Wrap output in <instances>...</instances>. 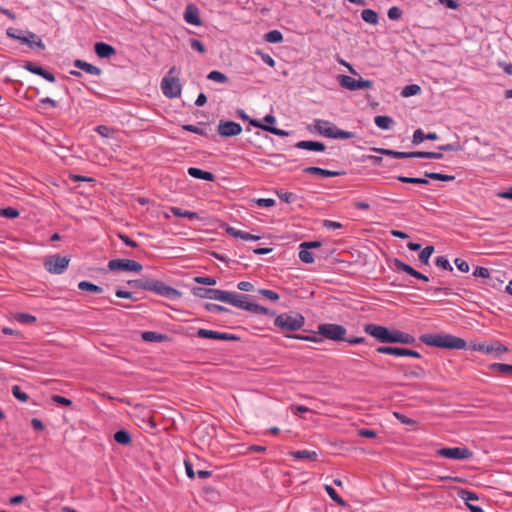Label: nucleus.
Listing matches in <instances>:
<instances>
[{
  "mask_svg": "<svg viewBox=\"0 0 512 512\" xmlns=\"http://www.w3.org/2000/svg\"><path fill=\"white\" fill-rule=\"evenodd\" d=\"M95 131H96L99 135H101V136H103V137H106V138L110 137V136L112 135V132H113V130H112L110 127L105 126V125H98V126L95 128Z\"/></svg>",
  "mask_w": 512,
  "mask_h": 512,
  "instance_id": "obj_64",
  "label": "nucleus"
},
{
  "mask_svg": "<svg viewBox=\"0 0 512 512\" xmlns=\"http://www.w3.org/2000/svg\"><path fill=\"white\" fill-rule=\"evenodd\" d=\"M287 337L297 339V340L310 341V342L322 341V339L317 337L316 335L293 334V335H287Z\"/></svg>",
  "mask_w": 512,
  "mask_h": 512,
  "instance_id": "obj_56",
  "label": "nucleus"
},
{
  "mask_svg": "<svg viewBox=\"0 0 512 512\" xmlns=\"http://www.w3.org/2000/svg\"><path fill=\"white\" fill-rule=\"evenodd\" d=\"M419 340L427 346L443 349L460 350L467 347V342L463 338L448 333L423 334Z\"/></svg>",
  "mask_w": 512,
  "mask_h": 512,
  "instance_id": "obj_2",
  "label": "nucleus"
},
{
  "mask_svg": "<svg viewBox=\"0 0 512 512\" xmlns=\"http://www.w3.org/2000/svg\"><path fill=\"white\" fill-rule=\"evenodd\" d=\"M170 211L176 217H184V218H189V219H200L198 213L192 212V211H183L181 208H178V207H171Z\"/></svg>",
  "mask_w": 512,
  "mask_h": 512,
  "instance_id": "obj_38",
  "label": "nucleus"
},
{
  "mask_svg": "<svg viewBox=\"0 0 512 512\" xmlns=\"http://www.w3.org/2000/svg\"><path fill=\"white\" fill-rule=\"evenodd\" d=\"M26 37L30 38V44H27L30 48L37 47L40 50L45 49V44L35 33L27 31Z\"/></svg>",
  "mask_w": 512,
  "mask_h": 512,
  "instance_id": "obj_43",
  "label": "nucleus"
},
{
  "mask_svg": "<svg viewBox=\"0 0 512 512\" xmlns=\"http://www.w3.org/2000/svg\"><path fill=\"white\" fill-rule=\"evenodd\" d=\"M421 87L417 84L407 85L403 88L401 95L403 97H410L419 94Z\"/></svg>",
  "mask_w": 512,
  "mask_h": 512,
  "instance_id": "obj_45",
  "label": "nucleus"
},
{
  "mask_svg": "<svg viewBox=\"0 0 512 512\" xmlns=\"http://www.w3.org/2000/svg\"><path fill=\"white\" fill-rule=\"evenodd\" d=\"M249 299V295L226 291L223 302L251 312L253 303L249 302Z\"/></svg>",
  "mask_w": 512,
  "mask_h": 512,
  "instance_id": "obj_8",
  "label": "nucleus"
},
{
  "mask_svg": "<svg viewBox=\"0 0 512 512\" xmlns=\"http://www.w3.org/2000/svg\"><path fill=\"white\" fill-rule=\"evenodd\" d=\"M491 370L499 371L502 374L512 375V365L504 363H492L489 365Z\"/></svg>",
  "mask_w": 512,
  "mask_h": 512,
  "instance_id": "obj_44",
  "label": "nucleus"
},
{
  "mask_svg": "<svg viewBox=\"0 0 512 512\" xmlns=\"http://www.w3.org/2000/svg\"><path fill=\"white\" fill-rule=\"evenodd\" d=\"M12 394L21 402H26L29 399V396L23 392L18 385L12 386Z\"/></svg>",
  "mask_w": 512,
  "mask_h": 512,
  "instance_id": "obj_57",
  "label": "nucleus"
},
{
  "mask_svg": "<svg viewBox=\"0 0 512 512\" xmlns=\"http://www.w3.org/2000/svg\"><path fill=\"white\" fill-rule=\"evenodd\" d=\"M161 89L167 98L173 99L181 95L182 87L179 79L166 76L161 80Z\"/></svg>",
  "mask_w": 512,
  "mask_h": 512,
  "instance_id": "obj_12",
  "label": "nucleus"
},
{
  "mask_svg": "<svg viewBox=\"0 0 512 512\" xmlns=\"http://www.w3.org/2000/svg\"><path fill=\"white\" fill-rule=\"evenodd\" d=\"M277 196L285 203H292L296 200L297 195L292 192L277 191Z\"/></svg>",
  "mask_w": 512,
  "mask_h": 512,
  "instance_id": "obj_60",
  "label": "nucleus"
},
{
  "mask_svg": "<svg viewBox=\"0 0 512 512\" xmlns=\"http://www.w3.org/2000/svg\"><path fill=\"white\" fill-rule=\"evenodd\" d=\"M256 55H259L264 63H266L270 67H275V60L267 53L263 52L260 49L256 50Z\"/></svg>",
  "mask_w": 512,
  "mask_h": 512,
  "instance_id": "obj_62",
  "label": "nucleus"
},
{
  "mask_svg": "<svg viewBox=\"0 0 512 512\" xmlns=\"http://www.w3.org/2000/svg\"><path fill=\"white\" fill-rule=\"evenodd\" d=\"M299 248H300V251H299L300 260L306 264L313 263L315 259H314L313 253L310 252V249L304 248L302 243L300 244Z\"/></svg>",
  "mask_w": 512,
  "mask_h": 512,
  "instance_id": "obj_41",
  "label": "nucleus"
},
{
  "mask_svg": "<svg viewBox=\"0 0 512 512\" xmlns=\"http://www.w3.org/2000/svg\"><path fill=\"white\" fill-rule=\"evenodd\" d=\"M69 262V257L55 254L45 258L44 267L52 274H62L67 269Z\"/></svg>",
  "mask_w": 512,
  "mask_h": 512,
  "instance_id": "obj_6",
  "label": "nucleus"
},
{
  "mask_svg": "<svg viewBox=\"0 0 512 512\" xmlns=\"http://www.w3.org/2000/svg\"><path fill=\"white\" fill-rule=\"evenodd\" d=\"M141 337L144 341L147 342H163L168 339V336L166 334H161L154 331L142 332Z\"/></svg>",
  "mask_w": 512,
  "mask_h": 512,
  "instance_id": "obj_32",
  "label": "nucleus"
},
{
  "mask_svg": "<svg viewBox=\"0 0 512 512\" xmlns=\"http://www.w3.org/2000/svg\"><path fill=\"white\" fill-rule=\"evenodd\" d=\"M296 148L304 149V150H310V151H316V152H323L326 149V146L324 143L319 141H312V140H302L295 144Z\"/></svg>",
  "mask_w": 512,
  "mask_h": 512,
  "instance_id": "obj_26",
  "label": "nucleus"
},
{
  "mask_svg": "<svg viewBox=\"0 0 512 512\" xmlns=\"http://www.w3.org/2000/svg\"><path fill=\"white\" fill-rule=\"evenodd\" d=\"M376 126L383 130H389L392 128L394 120L390 116L378 115L374 118Z\"/></svg>",
  "mask_w": 512,
  "mask_h": 512,
  "instance_id": "obj_34",
  "label": "nucleus"
},
{
  "mask_svg": "<svg viewBox=\"0 0 512 512\" xmlns=\"http://www.w3.org/2000/svg\"><path fill=\"white\" fill-rule=\"evenodd\" d=\"M361 17L366 23H369L372 25H376L379 21L377 12L372 9L362 10Z\"/></svg>",
  "mask_w": 512,
  "mask_h": 512,
  "instance_id": "obj_37",
  "label": "nucleus"
},
{
  "mask_svg": "<svg viewBox=\"0 0 512 512\" xmlns=\"http://www.w3.org/2000/svg\"><path fill=\"white\" fill-rule=\"evenodd\" d=\"M108 268L111 271H131V272H140L143 269V266L131 259H112L108 262Z\"/></svg>",
  "mask_w": 512,
  "mask_h": 512,
  "instance_id": "obj_11",
  "label": "nucleus"
},
{
  "mask_svg": "<svg viewBox=\"0 0 512 512\" xmlns=\"http://www.w3.org/2000/svg\"><path fill=\"white\" fill-rule=\"evenodd\" d=\"M127 284L136 289L154 292L157 295L175 300L181 297V292L165 284L161 280L143 277L140 279L129 280Z\"/></svg>",
  "mask_w": 512,
  "mask_h": 512,
  "instance_id": "obj_1",
  "label": "nucleus"
},
{
  "mask_svg": "<svg viewBox=\"0 0 512 512\" xmlns=\"http://www.w3.org/2000/svg\"><path fill=\"white\" fill-rule=\"evenodd\" d=\"M73 65H74V67L81 69L91 75L100 76L102 74V70L99 67H97L93 64H90L81 59H76L73 62Z\"/></svg>",
  "mask_w": 512,
  "mask_h": 512,
  "instance_id": "obj_27",
  "label": "nucleus"
},
{
  "mask_svg": "<svg viewBox=\"0 0 512 512\" xmlns=\"http://www.w3.org/2000/svg\"><path fill=\"white\" fill-rule=\"evenodd\" d=\"M264 40L269 43H281L283 34L279 30H271L264 35Z\"/></svg>",
  "mask_w": 512,
  "mask_h": 512,
  "instance_id": "obj_42",
  "label": "nucleus"
},
{
  "mask_svg": "<svg viewBox=\"0 0 512 512\" xmlns=\"http://www.w3.org/2000/svg\"><path fill=\"white\" fill-rule=\"evenodd\" d=\"M113 439L116 443L123 445V446H128L132 443V436L125 429H120V430L116 431L113 435Z\"/></svg>",
  "mask_w": 512,
  "mask_h": 512,
  "instance_id": "obj_30",
  "label": "nucleus"
},
{
  "mask_svg": "<svg viewBox=\"0 0 512 512\" xmlns=\"http://www.w3.org/2000/svg\"><path fill=\"white\" fill-rule=\"evenodd\" d=\"M290 455L295 459H300V460L308 459V460H312V461L316 460L318 457V454L315 451H309V450L293 451L290 453Z\"/></svg>",
  "mask_w": 512,
  "mask_h": 512,
  "instance_id": "obj_35",
  "label": "nucleus"
},
{
  "mask_svg": "<svg viewBox=\"0 0 512 512\" xmlns=\"http://www.w3.org/2000/svg\"><path fill=\"white\" fill-rule=\"evenodd\" d=\"M393 266L396 270L398 271H403L405 273H407L408 275L416 278V279H419V280H422V281H429V278L424 275L423 273L415 270L412 266L404 263L402 260H400L399 258H394L393 259Z\"/></svg>",
  "mask_w": 512,
  "mask_h": 512,
  "instance_id": "obj_19",
  "label": "nucleus"
},
{
  "mask_svg": "<svg viewBox=\"0 0 512 512\" xmlns=\"http://www.w3.org/2000/svg\"><path fill=\"white\" fill-rule=\"evenodd\" d=\"M190 46L193 50L197 51L200 54H205L207 49L203 42L196 38L189 39Z\"/></svg>",
  "mask_w": 512,
  "mask_h": 512,
  "instance_id": "obj_49",
  "label": "nucleus"
},
{
  "mask_svg": "<svg viewBox=\"0 0 512 512\" xmlns=\"http://www.w3.org/2000/svg\"><path fill=\"white\" fill-rule=\"evenodd\" d=\"M204 308L209 311V312H214V313H224V312H229V309H227L226 307L224 306H221V305H218V304H214V303H206L204 305Z\"/></svg>",
  "mask_w": 512,
  "mask_h": 512,
  "instance_id": "obj_59",
  "label": "nucleus"
},
{
  "mask_svg": "<svg viewBox=\"0 0 512 512\" xmlns=\"http://www.w3.org/2000/svg\"><path fill=\"white\" fill-rule=\"evenodd\" d=\"M258 293L271 301H278L280 298L278 293L269 289H259Z\"/></svg>",
  "mask_w": 512,
  "mask_h": 512,
  "instance_id": "obj_61",
  "label": "nucleus"
},
{
  "mask_svg": "<svg viewBox=\"0 0 512 512\" xmlns=\"http://www.w3.org/2000/svg\"><path fill=\"white\" fill-rule=\"evenodd\" d=\"M8 37L20 41L22 44H30V38L23 36L22 31L16 28H8L6 31Z\"/></svg>",
  "mask_w": 512,
  "mask_h": 512,
  "instance_id": "obj_36",
  "label": "nucleus"
},
{
  "mask_svg": "<svg viewBox=\"0 0 512 512\" xmlns=\"http://www.w3.org/2000/svg\"><path fill=\"white\" fill-rule=\"evenodd\" d=\"M320 134L332 139H351L355 136V133L341 130L334 124H332V127L320 131Z\"/></svg>",
  "mask_w": 512,
  "mask_h": 512,
  "instance_id": "obj_22",
  "label": "nucleus"
},
{
  "mask_svg": "<svg viewBox=\"0 0 512 512\" xmlns=\"http://www.w3.org/2000/svg\"><path fill=\"white\" fill-rule=\"evenodd\" d=\"M194 281L198 284L213 286L217 283L216 278L210 276H197Z\"/></svg>",
  "mask_w": 512,
  "mask_h": 512,
  "instance_id": "obj_58",
  "label": "nucleus"
},
{
  "mask_svg": "<svg viewBox=\"0 0 512 512\" xmlns=\"http://www.w3.org/2000/svg\"><path fill=\"white\" fill-rule=\"evenodd\" d=\"M437 455L448 459L465 460L473 456V452L465 447H444L437 450Z\"/></svg>",
  "mask_w": 512,
  "mask_h": 512,
  "instance_id": "obj_10",
  "label": "nucleus"
},
{
  "mask_svg": "<svg viewBox=\"0 0 512 512\" xmlns=\"http://www.w3.org/2000/svg\"><path fill=\"white\" fill-rule=\"evenodd\" d=\"M393 416L404 425L415 426L417 422L400 412H393Z\"/></svg>",
  "mask_w": 512,
  "mask_h": 512,
  "instance_id": "obj_52",
  "label": "nucleus"
},
{
  "mask_svg": "<svg viewBox=\"0 0 512 512\" xmlns=\"http://www.w3.org/2000/svg\"><path fill=\"white\" fill-rule=\"evenodd\" d=\"M23 68L29 71L30 73L41 76L42 78L51 83L56 81V78L53 73L49 72L48 70L44 69L42 66H39L34 62L26 61L23 65Z\"/></svg>",
  "mask_w": 512,
  "mask_h": 512,
  "instance_id": "obj_20",
  "label": "nucleus"
},
{
  "mask_svg": "<svg viewBox=\"0 0 512 512\" xmlns=\"http://www.w3.org/2000/svg\"><path fill=\"white\" fill-rule=\"evenodd\" d=\"M191 292L194 296L203 299H212L223 302L226 291L214 288L193 287Z\"/></svg>",
  "mask_w": 512,
  "mask_h": 512,
  "instance_id": "obj_14",
  "label": "nucleus"
},
{
  "mask_svg": "<svg viewBox=\"0 0 512 512\" xmlns=\"http://www.w3.org/2000/svg\"><path fill=\"white\" fill-rule=\"evenodd\" d=\"M15 319L23 324H30L36 321V317L28 313H18Z\"/></svg>",
  "mask_w": 512,
  "mask_h": 512,
  "instance_id": "obj_55",
  "label": "nucleus"
},
{
  "mask_svg": "<svg viewBox=\"0 0 512 512\" xmlns=\"http://www.w3.org/2000/svg\"><path fill=\"white\" fill-rule=\"evenodd\" d=\"M435 265L439 268H442L447 271H452L453 267L451 266L449 260L444 256H438L435 259Z\"/></svg>",
  "mask_w": 512,
  "mask_h": 512,
  "instance_id": "obj_51",
  "label": "nucleus"
},
{
  "mask_svg": "<svg viewBox=\"0 0 512 512\" xmlns=\"http://www.w3.org/2000/svg\"><path fill=\"white\" fill-rule=\"evenodd\" d=\"M396 179L402 183L407 184H420V185H428L429 180H437L443 182L453 181L455 179L454 175H447L438 172H424V177H408V176H397Z\"/></svg>",
  "mask_w": 512,
  "mask_h": 512,
  "instance_id": "obj_4",
  "label": "nucleus"
},
{
  "mask_svg": "<svg viewBox=\"0 0 512 512\" xmlns=\"http://www.w3.org/2000/svg\"><path fill=\"white\" fill-rule=\"evenodd\" d=\"M251 312L256 313V314L275 316V312L273 310H270L264 306H261L259 304H255V303H253V305H252Z\"/></svg>",
  "mask_w": 512,
  "mask_h": 512,
  "instance_id": "obj_50",
  "label": "nucleus"
},
{
  "mask_svg": "<svg viewBox=\"0 0 512 512\" xmlns=\"http://www.w3.org/2000/svg\"><path fill=\"white\" fill-rule=\"evenodd\" d=\"M458 496L463 499L471 512H483L482 508L478 505L471 504V501L478 500V496L474 492L465 489L458 490Z\"/></svg>",
  "mask_w": 512,
  "mask_h": 512,
  "instance_id": "obj_23",
  "label": "nucleus"
},
{
  "mask_svg": "<svg viewBox=\"0 0 512 512\" xmlns=\"http://www.w3.org/2000/svg\"><path fill=\"white\" fill-rule=\"evenodd\" d=\"M416 341L415 337L409 333H405L403 331L393 329V336L391 343H401V344H414Z\"/></svg>",
  "mask_w": 512,
  "mask_h": 512,
  "instance_id": "obj_29",
  "label": "nucleus"
},
{
  "mask_svg": "<svg viewBox=\"0 0 512 512\" xmlns=\"http://www.w3.org/2000/svg\"><path fill=\"white\" fill-rule=\"evenodd\" d=\"M377 353L394 355L398 357H414L421 358V354L416 350L402 348V347H394V346H379L376 348Z\"/></svg>",
  "mask_w": 512,
  "mask_h": 512,
  "instance_id": "obj_13",
  "label": "nucleus"
},
{
  "mask_svg": "<svg viewBox=\"0 0 512 512\" xmlns=\"http://www.w3.org/2000/svg\"><path fill=\"white\" fill-rule=\"evenodd\" d=\"M434 252V246L429 245L426 246L422 251L419 253V260L423 264H428L429 258L431 257L432 253Z\"/></svg>",
  "mask_w": 512,
  "mask_h": 512,
  "instance_id": "obj_48",
  "label": "nucleus"
},
{
  "mask_svg": "<svg viewBox=\"0 0 512 512\" xmlns=\"http://www.w3.org/2000/svg\"><path fill=\"white\" fill-rule=\"evenodd\" d=\"M438 149H439V151H445V152H449V151L457 152V151H461L463 149V147L459 142H453V143H448L445 145H440L438 147Z\"/></svg>",
  "mask_w": 512,
  "mask_h": 512,
  "instance_id": "obj_53",
  "label": "nucleus"
},
{
  "mask_svg": "<svg viewBox=\"0 0 512 512\" xmlns=\"http://www.w3.org/2000/svg\"><path fill=\"white\" fill-rule=\"evenodd\" d=\"M305 318L300 313L285 312L277 315L274 319V325L281 332H294L303 328Z\"/></svg>",
  "mask_w": 512,
  "mask_h": 512,
  "instance_id": "obj_3",
  "label": "nucleus"
},
{
  "mask_svg": "<svg viewBox=\"0 0 512 512\" xmlns=\"http://www.w3.org/2000/svg\"><path fill=\"white\" fill-rule=\"evenodd\" d=\"M187 173L189 176L196 179L206 180L210 182H213L215 180V175L213 173L209 171H204L197 167H189Z\"/></svg>",
  "mask_w": 512,
  "mask_h": 512,
  "instance_id": "obj_28",
  "label": "nucleus"
},
{
  "mask_svg": "<svg viewBox=\"0 0 512 512\" xmlns=\"http://www.w3.org/2000/svg\"><path fill=\"white\" fill-rule=\"evenodd\" d=\"M364 332L371 337L375 338L380 343H391L393 336V329H389L385 326L377 324H366L364 326Z\"/></svg>",
  "mask_w": 512,
  "mask_h": 512,
  "instance_id": "obj_7",
  "label": "nucleus"
},
{
  "mask_svg": "<svg viewBox=\"0 0 512 512\" xmlns=\"http://www.w3.org/2000/svg\"><path fill=\"white\" fill-rule=\"evenodd\" d=\"M403 11L397 7L392 6L388 9L387 15L390 20L397 21L402 17Z\"/></svg>",
  "mask_w": 512,
  "mask_h": 512,
  "instance_id": "obj_54",
  "label": "nucleus"
},
{
  "mask_svg": "<svg viewBox=\"0 0 512 512\" xmlns=\"http://www.w3.org/2000/svg\"><path fill=\"white\" fill-rule=\"evenodd\" d=\"M373 151L396 159L409 158V152H399L386 148H372Z\"/></svg>",
  "mask_w": 512,
  "mask_h": 512,
  "instance_id": "obj_33",
  "label": "nucleus"
},
{
  "mask_svg": "<svg viewBox=\"0 0 512 512\" xmlns=\"http://www.w3.org/2000/svg\"><path fill=\"white\" fill-rule=\"evenodd\" d=\"M339 84L350 91H356L361 89L371 88L373 86V81L366 79H355L348 75H339L338 76Z\"/></svg>",
  "mask_w": 512,
  "mask_h": 512,
  "instance_id": "obj_9",
  "label": "nucleus"
},
{
  "mask_svg": "<svg viewBox=\"0 0 512 512\" xmlns=\"http://www.w3.org/2000/svg\"><path fill=\"white\" fill-rule=\"evenodd\" d=\"M471 349L475 350V351L483 352L485 354L495 353V355L497 357L500 356L504 352H508V348L498 341H494L491 343L474 344L471 346Z\"/></svg>",
  "mask_w": 512,
  "mask_h": 512,
  "instance_id": "obj_16",
  "label": "nucleus"
},
{
  "mask_svg": "<svg viewBox=\"0 0 512 512\" xmlns=\"http://www.w3.org/2000/svg\"><path fill=\"white\" fill-rule=\"evenodd\" d=\"M19 211L13 207H6L0 209V216L8 219H15L19 216Z\"/></svg>",
  "mask_w": 512,
  "mask_h": 512,
  "instance_id": "obj_47",
  "label": "nucleus"
},
{
  "mask_svg": "<svg viewBox=\"0 0 512 512\" xmlns=\"http://www.w3.org/2000/svg\"><path fill=\"white\" fill-rule=\"evenodd\" d=\"M303 172L307 173V174L319 175L322 177H336V176H341V175L345 174L344 171H332V170H327V169H323V168L316 167V166L306 167L303 169Z\"/></svg>",
  "mask_w": 512,
  "mask_h": 512,
  "instance_id": "obj_25",
  "label": "nucleus"
},
{
  "mask_svg": "<svg viewBox=\"0 0 512 512\" xmlns=\"http://www.w3.org/2000/svg\"><path fill=\"white\" fill-rule=\"evenodd\" d=\"M94 51L99 58H110L116 54V49L105 42H96Z\"/></svg>",
  "mask_w": 512,
  "mask_h": 512,
  "instance_id": "obj_24",
  "label": "nucleus"
},
{
  "mask_svg": "<svg viewBox=\"0 0 512 512\" xmlns=\"http://www.w3.org/2000/svg\"><path fill=\"white\" fill-rule=\"evenodd\" d=\"M184 20L191 25L200 26L202 20L200 18L199 8L195 4H188L183 14Z\"/></svg>",
  "mask_w": 512,
  "mask_h": 512,
  "instance_id": "obj_21",
  "label": "nucleus"
},
{
  "mask_svg": "<svg viewBox=\"0 0 512 512\" xmlns=\"http://www.w3.org/2000/svg\"><path fill=\"white\" fill-rule=\"evenodd\" d=\"M197 337L199 338H207L214 340H225V341H238L240 338L235 334H230L226 332H219L214 330H208L204 328H200L196 332Z\"/></svg>",
  "mask_w": 512,
  "mask_h": 512,
  "instance_id": "obj_15",
  "label": "nucleus"
},
{
  "mask_svg": "<svg viewBox=\"0 0 512 512\" xmlns=\"http://www.w3.org/2000/svg\"><path fill=\"white\" fill-rule=\"evenodd\" d=\"M318 333L332 341H345L347 330L344 326L333 323H323L318 325Z\"/></svg>",
  "mask_w": 512,
  "mask_h": 512,
  "instance_id": "obj_5",
  "label": "nucleus"
},
{
  "mask_svg": "<svg viewBox=\"0 0 512 512\" xmlns=\"http://www.w3.org/2000/svg\"><path fill=\"white\" fill-rule=\"evenodd\" d=\"M182 129L185 130V131H188V132H192V133H195V134H199V135H202V136H207V132L204 130V129H201L195 125H192V124H185V125H182Z\"/></svg>",
  "mask_w": 512,
  "mask_h": 512,
  "instance_id": "obj_63",
  "label": "nucleus"
},
{
  "mask_svg": "<svg viewBox=\"0 0 512 512\" xmlns=\"http://www.w3.org/2000/svg\"><path fill=\"white\" fill-rule=\"evenodd\" d=\"M78 288L82 291H89V292H92V293H102L103 292V289L102 287L96 285V284H93L92 282H89V281H81L78 283Z\"/></svg>",
  "mask_w": 512,
  "mask_h": 512,
  "instance_id": "obj_40",
  "label": "nucleus"
},
{
  "mask_svg": "<svg viewBox=\"0 0 512 512\" xmlns=\"http://www.w3.org/2000/svg\"><path fill=\"white\" fill-rule=\"evenodd\" d=\"M324 488H325V491L327 492V494L330 496V498L335 503H337L341 507H346L347 506L346 501H344L343 498L338 495V493L336 492V490L332 486L325 485Z\"/></svg>",
  "mask_w": 512,
  "mask_h": 512,
  "instance_id": "obj_39",
  "label": "nucleus"
},
{
  "mask_svg": "<svg viewBox=\"0 0 512 512\" xmlns=\"http://www.w3.org/2000/svg\"><path fill=\"white\" fill-rule=\"evenodd\" d=\"M207 78L209 80L219 82V83H226L229 80L228 77L224 73L217 71V70H213V71L209 72V74L207 75Z\"/></svg>",
  "mask_w": 512,
  "mask_h": 512,
  "instance_id": "obj_46",
  "label": "nucleus"
},
{
  "mask_svg": "<svg viewBox=\"0 0 512 512\" xmlns=\"http://www.w3.org/2000/svg\"><path fill=\"white\" fill-rule=\"evenodd\" d=\"M217 132L222 137H233L242 132V126L234 121L221 120L218 124Z\"/></svg>",
  "mask_w": 512,
  "mask_h": 512,
  "instance_id": "obj_18",
  "label": "nucleus"
},
{
  "mask_svg": "<svg viewBox=\"0 0 512 512\" xmlns=\"http://www.w3.org/2000/svg\"><path fill=\"white\" fill-rule=\"evenodd\" d=\"M396 369L402 372L403 377L406 379H422L426 376L425 369L419 365L398 364Z\"/></svg>",
  "mask_w": 512,
  "mask_h": 512,
  "instance_id": "obj_17",
  "label": "nucleus"
},
{
  "mask_svg": "<svg viewBox=\"0 0 512 512\" xmlns=\"http://www.w3.org/2000/svg\"><path fill=\"white\" fill-rule=\"evenodd\" d=\"M437 139H438V135L435 132H429L427 134H424L421 129H417L414 131L412 142L414 144H419V143L423 142L424 140L434 141Z\"/></svg>",
  "mask_w": 512,
  "mask_h": 512,
  "instance_id": "obj_31",
  "label": "nucleus"
}]
</instances>
